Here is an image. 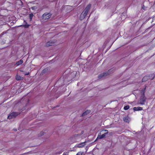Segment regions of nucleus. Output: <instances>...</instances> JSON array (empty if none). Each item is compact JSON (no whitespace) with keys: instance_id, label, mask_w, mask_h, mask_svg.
Here are the masks:
<instances>
[{"instance_id":"4be33fe9","label":"nucleus","mask_w":155,"mask_h":155,"mask_svg":"<svg viewBox=\"0 0 155 155\" xmlns=\"http://www.w3.org/2000/svg\"><path fill=\"white\" fill-rule=\"evenodd\" d=\"M44 133L42 131V132H41L40 133V135H39V136H42L43 135H44Z\"/></svg>"},{"instance_id":"4468645a","label":"nucleus","mask_w":155,"mask_h":155,"mask_svg":"<svg viewBox=\"0 0 155 155\" xmlns=\"http://www.w3.org/2000/svg\"><path fill=\"white\" fill-rule=\"evenodd\" d=\"M23 62V60L22 59H21L16 63V64L17 66H18L22 64Z\"/></svg>"},{"instance_id":"9d476101","label":"nucleus","mask_w":155,"mask_h":155,"mask_svg":"<svg viewBox=\"0 0 155 155\" xmlns=\"http://www.w3.org/2000/svg\"><path fill=\"white\" fill-rule=\"evenodd\" d=\"M105 136V134H104L102 135H101V134H98L97 138L99 139H101L104 138Z\"/></svg>"},{"instance_id":"b1692460","label":"nucleus","mask_w":155,"mask_h":155,"mask_svg":"<svg viewBox=\"0 0 155 155\" xmlns=\"http://www.w3.org/2000/svg\"><path fill=\"white\" fill-rule=\"evenodd\" d=\"M29 72H27L25 74V75H29Z\"/></svg>"},{"instance_id":"6ab92c4d","label":"nucleus","mask_w":155,"mask_h":155,"mask_svg":"<svg viewBox=\"0 0 155 155\" xmlns=\"http://www.w3.org/2000/svg\"><path fill=\"white\" fill-rule=\"evenodd\" d=\"M130 108V106L129 105H127L124 107V109L125 110H128Z\"/></svg>"},{"instance_id":"ddd939ff","label":"nucleus","mask_w":155,"mask_h":155,"mask_svg":"<svg viewBox=\"0 0 155 155\" xmlns=\"http://www.w3.org/2000/svg\"><path fill=\"white\" fill-rule=\"evenodd\" d=\"M23 78L19 75H17L16 76V79L18 81H19L22 79Z\"/></svg>"},{"instance_id":"1a4fd4ad","label":"nucleus","mask_w":155,"mask_h":155,"mask_svg":"<svg viewBox=\"0 0 155 155\" xmlns=\"http://www.w3.org/2000/svg\"><path fill=\"white\" fill-rule=\"evenodd\" d=\"M91 112V110H87L86 111L84 112H83L81 115V116H84L86 115H87V114L90 113Z\"/></svg>"},{"instance_id":"5701e85b","label":"nucleus","mask_w":155,"mask_h":155,"mask_svg":"<svg viewBox=\"0 0 155 155\" xmlns=\"http://www.w3.org/2000/svg\"><path fill=\"white\" fill-rule=\"evenodd\" d=\"M76 155H82V154L81 152H79L77 153Z\"/></svg>"},{"instance_id":"9b49d317","label":"nucleus","mask_w":155,"mask_h":155,"mask_svg":"<svg viewBox=\"0 0 155 155\" xmlns=\"http://www.w3.org/2000/svg\"><path fill=\"white\" fill-rule=\"evenodd\" d=\"M86 145V142H82L79 144L78 146V147H82Z\"/></svg>"},{"instance_id":"dca6fc26","label":"nucleus","mask_w":155,"mask_h":155,"mask_svg":"<svg viewBox=\"0 0 155 155\" xmlns=\"http://www.w3.org/2000/svg\"><path fill=\"white\" fill-rule=\"evenodd\" d=\"M34 16L33 14L32 13H30L29 15V17L30 18V21H31L32 20V18Z\"/></svg>"},{"instance_id":"f03ea898","label":"nucleus","mask_w":155,"mask_h":155,"mask_svg":"<svg viewBox=\"0 0 155 155\" xmlns=\"http://www.w3.org/2000/svg\"><path fill=\"white\" fill-rule=\"evenodd\" d=\"M51 14L50 13L46 12L44 13L42 16V18L44 20H47L51 16Z\"/></svg>"},{"instance_id":"412c9836","label":"nucleus","mask_w":155,"mask_h":155,"mask_svg":"<svg viewBox=\"0 0 155 155\" xmlns=\"http://www.w3.org/2000/svg\"><path fill=\"white\" fill-rule=\"evenodd\" d=\"M145 92V91H143V90H142L141 91V93L142 94H144V95H145V94H144Z\"/></svg>"},{"instance_id":"39448f33","label":"nucleus","mask_w":155,"mask_h":155,"mask_svg":"<svg viewBox=\"0 0 155 155\" xmlns=\"http://www.w3.org/2000/svg\"><path fill=\"white\" fill-rule=\"evenodd\" d=\"M91 6V5L90 4H89L88 5H87L85 8L84 11L82 12V13H84V14L86 15L87 14V13H88V12L90 9Z\"/></svg>"},{"instance_id":"7ed1b4c3","label":"nucleus","mask_w":155,"mask_h":155,"mask_svg":"<svg viewBox=\"0 0 155 155\" xmlns=\"http://www.w3.org/2000/svg\"><path fill=\"white\" fill-rule=\"evenodd\" d=\"M146 100V98L145 95L144 94H141L140 98V104L141 105H143L145 104Z\"/></svg>"},{"instance_id":"aec40b11","label":"nucleus","mask_w":155,"mask_h":155,"mask_svg":"<svg viewBox=\"0 0 155 155\" xmlns=\"http://www.w3.org/2000/svg\"><path fill=\"white\" fill-rule=\"evenodd\" d=\"M102 131H104V134H107L108 132V130H103Z\"/></svg>"},{"instance_id":"f3484780","label":"nucleus","mask_w":155,"mask_h":155,"mask_svg":"<svg viewBox=\"0 0 155 155\" xmlns=\"http://www.w3.org/2000/svg\"><path fill=\"white\" fill-rule=\"evenodd\" d=\"M24 22H25V23H26V24L25 25H23V26L25 28H28L29 27L30 25H28V24H27V22L25 21V20H24Z\"/></svg>"},{"instance_id":"2eb2a0df","label":"nucleus","mask_w":155,"mask_h":155,"mask_svg":"<svg viewBox=\"0 0 155 155\" xmlns=\"http://www.w3.org/2000/svg\"><path fill=\"white\" fill-rule=\"evenodd\" d=\"M123 120L125 122L129 123V118L127 117H125L123 118Z\"/></svg>"},{"instance_id":"f257e3e1","label":"nucleus","mask_w":155,"mask_h":155,"mask_svg":"<svg viewBox=\"0 0 155 155\" xmlns=\"http://www.w3.org/2000/svg\"><path fill=\"white\" fill-rule=\"evenodd\" d=\"M114 69V68H112L109 70L107 72H105L101 74L98 75V78L100 79L103 77H105L108 75L112 73H113L114 72L113 71Z\"/></svg>"},{"instance_id":"20e7f679","label":"nucleus","mask_w":155,"mask_h":155,"mask_svg":"<svg viewBox=\"0 0 155 155\" xmlns=\"http://www.w3.org/2000/svg\"><path fill=\"white\" fill-rule=\"evenodd\" d=\"M19 114L16 112H13L10 114L8 117V119H11L12 118H15Z\"/></svg>"},{"instance_id":"393cba45","label":"nucleus","mask_w":155,"mask_h":155,"mask_svg":"<svg viewBox=\"0 0 155 155\" xmlns=\"http://www.w3.org/2000/svg\"><path fill=\"white\" fill-rule=\"evenodd\" d=\"M146 87H147V86H145V87L143 89L144 91H145V90H146Z\"/></svg>"},{"instance_id":"0eeeda50","label":"nucleus","mask_w":155,"mask_h":155,"mask_svg":"<svg viewBox=\"0 0 155 155\" xmlns=\"http://www.w3.org/2000/svg\"><path fill=\"white\" fill-rule=\"evenodd\" d=\"M150 75H146L143 77L142 79V81L145 82L148 80L150 78Z\"/></svg>"},{"instance_id":"6e6552de","label":"nucleus","mask_w":155,"mask_h":155,"mask_svg":"<svg viewBox=\"0 0 155 155\" xmlns=\"http://www.w3.org/2000/svg\"><path fill=\"white\" fill-rule=\"evenodd\" d=\"M133 110L134 111L141 110H143V108L142 107H134Z\"/></svg>"},{"instance_id":"a211bd4d","label":"nucleus","mask_w":155,"mask_h":155,"mask_svg":"<svg viewBox=\"0 0 155 155\" xmlns=\"http://www.w3.org/2000/svg\"><path fill=\"white\" fill-rule=\"evenodd\" d=\"M48 70L47 68H45L41 72V74H43L45 73L48 71Z\"/></svg>"},{"instance_id":"bb28decb","label":"nucleus","mask_w":155,"mask_h":155,"mask_svg":"<svg viewBox=\"0 0 155 155\" xmlns=\"http://www.w3.org/2000/svg\"><path fill=\"white\" fill-rule=\"evenodd\" d=\"M15 130L16 131V130Z\"/></svg>"},{"instance_id":"423d86ee","label":"nucleus","mask_w":155,"mask_h":155,"mask_svg":"<svg viewBox=\"0 0 155 155\" xmlns=\"http://www.w3.org/2000/svg\"><path fill=\"white\" fill-rule=\"evenodd\" d=\"M54 42L50 41L46 43L45 45L46 46L48 47L50 46H53L54 45Z\"/></svg>"},{"instance_id":"f8f14e48","label":"nucleus","mask_w":155,"mask_h":155,"mask_svg":"<svg viewBox=\"0 0 155 155\" xmlns=\"http://www.w3.org/2000/svg\"><path fill=\"white\" fill-rule=\"evenodd\" d=\"M86 15H85V14H84V13H82L81 14V15L80 17V19L81 20H82L83 19H84L85 17L86 16Z\"/></svg>"},{"instance_id":"a878e982","label":"nucleus","mask_w":155,"mask_h":155,"mask_svg":"<svg viewBox=\"0 0 155 155\" xmlns=\"http://www.w3.org/2000/svg\"><path fill=\"white\" fill-rule=\"evenodd\" d=\"M155 77V74H154V76L153 77V78H152V79H151V80H153V79Z\"/></svg>"}]
</instances>
